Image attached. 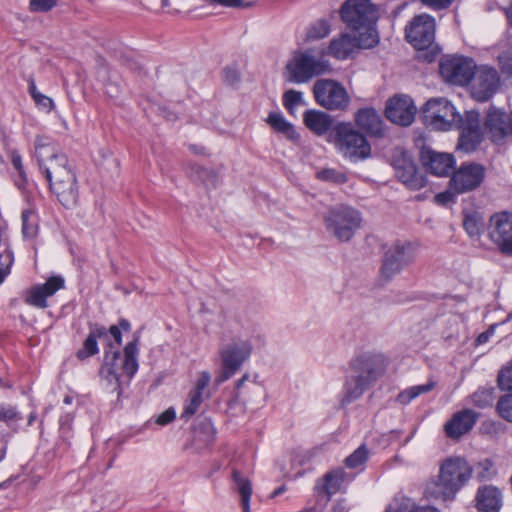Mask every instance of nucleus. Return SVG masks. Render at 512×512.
I'll return each instance as SVG.
<instances>
[{"label": "nucleus", "instance_id": "obj_20", "mask_svg": "<svg viewBox=\"0 0 512 512\" xmlns=\"http://www.w3.org/2000/svg\"><path fill=\"white\" fill-rule=\"evenodd\" d=\"M479 127L482 131V136L486 133L493 142H499L505 136L511 134L510 117L507 118L502 110L496 108L489 109L484 128L480 124Z\"/></svg>", "mask_w": 512, "mask_h": 512}, {"label": "nucleus", "instance_id": "obj_9", "mask_svg": "<svg viewBox=\"0 0 512 512\" xmlns=\"http://www.w3.org/2000/svg\"><path fill=\"white\" fill-rule=\"evenodd\" d=\"M340 153L352 162L368 158L371 147L366 137L355 130L351 123H340L335 128Z\"/></svg>", "mask_w": 512, "mask_h": 512}, {"label": "nucleus", "instance_id": "obj_25", "mask_svg": "<svg viewBox=\"0 0 512 512\" xmlns=\"http://www.w3.org/2000/svg\"><path fill=\"white\" fill-rule=\"evenodd\" d=\"M101 340L104 344L109 341V334L104 326L91 325L90 331L83 343V348L78 350L77 357L81 360L86 359L98 353L97 341Z\"/></svg>", "mask_w": 512, "mask_h": 512}, {"label": "nucleus", "instance_id": "obj_16", "mask_svg": "<svg viewBox=\"0 0 512 512\" xmlns=\"http://www.w3.org/2000/svg\"><path fill=\"white\" fill-rule=\"evenodd\" d=\"M498 72L489 66L475 67L471 77V95L477 101L488 100L499 86Z\"/></svg>", "mask_w": 512, "mask_h": 512}, {"label": "nucleus", "instance_id": "obj_17", "mask_svg": "<svg viewBox=\"0 0 512 512\" xmlns=\"http://www.w3.org/2000/svg\"><path fill=\"white\" fill-rule=\"evenodd\" d=\"M485 168L476 163L463 164L450 179V190L456 194L476 189L482 183Z\"/></svg>", "mask_w": 512, "mask_h": 512}, {"label": "nucleus", "instance_id": "obj_42", "mask_svg": "<svg viewBox=\"0 0 512 512\" xmlns=\"http://www.w3.org/2000/svg\"><path fill=\"white\" fill-rule=\"evenodd\" d=\"M211 382V375L208 371H202L198 374V377L194 383V386L193 388L191 389V391L195 392V393H198V394H201L205 397H208L209 394L208 393H205V390L207 389V387L209 386Z\"/></svg>", "mask_w": 512, "mask_h": 512}, {"label": "nucleus", "instance_id": "obj_4", "mask_svg": "<svg viewBox=\"0 0 512 512\" xmlns=\"http://www.w3.org/2000/svg\"><path fill=\"white\" fill-rule=\"evenodd\" d=\"M471 474L472 469L463 458H448L440 466L438 481L426 485L424 496L429 500L452 501Z\"/></svg>", "mask_w": 512, "mask_h": 512}, {"label": "nucleus", "instance_id": "obj_51", "mask_svg": "<svg viewBox=\"0 0 512 512\" xmlns=\"http://www.w3.org/2000/svg\"><path fill=\"white\" fill-rule=\"evenodd\" d=\"M453 0H421V2L434 9V10H442L448 8Z\"/></svg>", "mask_w": 512, "mask_h": 512}, {"label": "nucleus", "instance_id": "obj_63", "mask_svg": "<svg viewBox=\"0 0 512 512\" xmlns=\"http://www.w3.org/2000/svg\"><path fill=\"white\" fill-rule=\"evenodd\" d=\"M169 5V1L168 0H162V6L163 7H167Z\"/></svg>", "mask_w": 512, "mask_h": 512}, {"label": "nucleus", "instance_id": "obj_26", "mask_svg": "<svg viewBox=\"0 0 512 512\" xmlns=\"http://www.w3.org/2000/svg\"><path fill=\"white\" fill-rule=\"evenodd\" d=\"M476 500L477 508L482 512H498L502 505L500 490L492 486L480 488Z\"/></svg>", "mask_w": 512, "mask_h": 512}, {"label": "nucleus", "instance_id": "obj_49", "mask_svg": "<svg viewBox=\"0 0 512 512\" xmlns=\"http://www.w3.org/2000/svg\"><path fill=\"white\" fill-rule=\"evenodd\" d=\"M18 419V412L11 405H0V420L11 422Z\"/></svg>", "mask_w": 512, "mask_h": 512}, {"label": "nucleus", "instance_id": "obj_33", "mask_svg": "<svg viewBox=\"0 0 512 512\" xmlns=\"http://www.w3.org/2000/svg\"><path fill=\"white\" fill-rule=\"evenodd\" d=\"M463 227L470 237L479 236L484 229L482 216L479 213L465 215Z\"/></svg>", "mask_w": 512, "mask_h": 512}, {"label": "nucleus", "instance_id": "obj_34", "mask_svg": "<svg viewBox=\"0 0 512 512\" xmlns=\"http://www.w3.org/2000/svg\"><path fill=\"white\" fill-rule=\"evenodd\" d=\"M205 396L190 390L181 417L190 418L200 408Z\"/></svg>", "mask_w": 512, "mask_h": 512}, {"label": "nucleus", "instance_id": "obj_52", "mask_svg": "<svg viewBox=\"0 0 512 512\" xmlns=\"http://www.w3.org/2000/svg\"><path fill=\"white\" fill-rule=\"evenodd\" d=\"M175 418V411L171 408L167 409L163 413H161L156 420V423L159 425H166L173 421Z\"/></svg>", "mask_w": 512, "mask_h": 512}, {"label": "nucleus", "instance_id": "obj_13", "mask_svg": "<svg viewBox=\"0 0 512 512\" xmlns=\"http://www.w3.org/2000/svg\"><path fill=\"white\" fill-rule=\"evenodd\" d=\"M313 93L316 102L328 110H345L350 103L346 89L334 80H317L313 87Z\"/></svg>", "mask_w": 512, "mask_h": 512}, {"label": "nucleus", "instance_id": "obj_6", "mask_svg": "<svg viewBox=\"0 0 512 512\" xmlns=\"http://www.w3.org/2000/svg\"><path fill=\"white\" fill-rule=\"evenodd\" d=\"M138 341L139 336H136L127 343L123 356L118 349L105 351L100 374L109 384L115 385L114 390L118 391V396L121 395V385L129 383L138 370Z\"/></svg>", "mask_w": 512, "mask_h": 512}, {"label": "nucleus", "instance_id": "obj_7", "mask_svg": "<svg viewBox=\"0 0 512 512\" xmlns=\"http://www.w3.org/2000/svg\"><path fill=\"white\" fill-rule=\"evenodd\" d=\"M323 222L328 233L339 241L347 242L360 228L361 213L348 205H336L323 214Z\"/></svg>", "mask_w": 512, "mask_h": 512}, {"label": "nucleus", "instance_id": "obj_28", "mask_svg": "<svg viewBox=\"0 0 512 512\" xmlns=\"http://www.w3.org/2000/svg\"><path fill=\"white\" fill-rule=\"evenodd\" d=\"M306 126L317 135L328 132L332 126V118L321 111L308 110L304 114Z\"/></svg>", "mask_w": 512, "mask_h": 512}, {"label": "nucleus", "instance_id": "obj_61", "mask_svg": "<svg viewBox=\"0 0 512 512\" xmlns=\"http://www.w3.org/2000/svg\"><path fill=\"white\" fill-rule=\"evenodd\" d=\"M285 490H286L285 486H281V487L277 488V489L272 493V497L279 496V495H280V494H282Z\"/></svg>", "mask_w": 512, "mask_h": 512}, {"label": "nucleus", "instance_id": "obj_53", "mask_svg": "<svg viewBox=\"0 0 512 512\" xmlns=\"http://www.w3.org/2000/svg\"><path fill=\"white\" fill-rule=\"evenodd\" d=\"M494 328H495V326H491L487 331L480 333L475 340L476 344L477 345L485 344L489 340L491 335H493Z\"/></svg>", "mask_w": 512, "mask_h": 512}, {"label": "nucleus", "instance_id": "obj_15", "mask_svg": "<svg viewBox=\"0 0 512 512\" xmlns=\"http://www.w3.org/2000/svg\"><path fill=\"white\" fill-rule=\"evenodd\" d=\"M488 236L503 254L512 256V213L493 214L488 224Z\"/></svg>", "mask_w": 512, "mask_h": 512}, {"label": "nucleus", "instance_id": "obj_30", "mask_svg": "<svg viewBox=\"0 0 512 512\" xmlns=\"http://www.w3.org/2000/svg\"><path fill=\"white\" fill-rule=\"evenodd\" d=\"M190 177L207 188H215L218 183V175L214 170L199 165L191 167Z\"/></svg>", "mask_w": 512, "mask_h": 512}, {"label": "nucleus", "instance_id": "obj_46", "mask_svg": "<svg viewBox=\"0 0 512 512\" xmlns=\"http://www.w3.org/2000/svg\"><path fill=\"white\" fill-rule=\"evenodd\" d=\"M33 100L40 109L46 112H50L54 109V101L42 93L34 95Z\"/></svg>", "mask_w": 512, "mask_h": 512}, {"label": "nucleus", "instance_id": "obj_18", "mask_svg": "<svg viewBox=\"0 0 512 512\" xmlns=\"http://www.w3.org/2000/svg\"><path fill=\"white\" fill-rule=\"evenodd\" d=\"M416 106L407 95H399L391 98L386 105V117L400 126H409L414 121Z\"/></svg>", "mask_w": 512, "mask_h": 512}, {"label": "nucleus", "instance_id": "obj_29", "mask_svg": "<svg viewBox=\"0 0 512 512\" xmlns=\"http://www.w3.org/2000/svg\"><path fill=\"white\" fill-rule=\"evenodd\" d=\"M232 479L235 484V489L241 496L243 512H250V499L252 495V485L250 480L237 470H233Z\"/></svg>", "mask_w": 512, "mask_h": 512}, {"label": "nucleus", "instance_id": "obj_12", "mask_svg": "<svg viewBox=\"0 0 512 512\" xmlns=\"http://www.w3.org/2000/svg\"><path fill=\"white\" fill-rule=\"evenodd\" d=\"M329 69L328 63L316 58L309 51L296 53L287 63V80L292 83H304L314 76L325 73Z\"/></svg>", "mask_w": 512, "mask_h": 512}, {"label": "nucleus", "instance_id": "obj_23", "mask_svg": "<svg viewBox=\"0 0 512 512\" xmlns=\"http://www.w3.org/2000/svg\"><path fill=\"white\" fill-rule=\"evenodd\" d=\"M478 416L479 415L471 409L456 412L444 426L447 436L452 439H459L472 429Z\"/></svg>", "mask_w": 512, "mask_h": 512}, {"label": "nucleus", "instance_id": "obj_11", "mask_svg": "<svg viewBox=\"0 0 512 512\" xmlns=\"http://www.w3.org/2000/svg\"><path fill=\"white\" fill-rule=\"evenodd\" d=\"M417 245L409 241H396L384 252L381 276L389 281L403 269L411 265L416 258Z\"/></svg>", "mask_w": 512, "mask_h": 512}, {"label": "nucleus", "instance_id": "obj_47", "mask_svg": "<svg viewBox=\"0 0 512 512\" xmlns=\"http://www.w3.org/2000/svg\"><path fill=\"white\" fill-rule=\"evenodd\" d=\"M109 334V341L105 342V345L107 346L106 351H111L114 348L113 343L111 342V337L114 339V342L117 346H120L122 343V334L118 326L112 325L109 330H107Z\"/></svg>", "mask_w": 512, "mask_h": 512}, {"label": "nucleus", "instance_id": "obj_14", "mask_svg": "<svg viewBox=\"0 0 512 512\" xmlns=\"http://www.w3.org/2000/svg\"><path fill=\"white\" fill-rule=\"evenodd\" d=\"M472 59L461 56H447L440 61L439 70L446 82L466 85L470 82L475 69Z\"/></svg>", "mask_w": 512, "mask_h": 512}, {"label": "nucleus", "instance_id": "obj_60", "mask_svg": "<svg viewBox=\"0 0 512 512\" xmlns=\"http://www.w3.org/2000/svg\"><path fill=\"white\" fill-rule=\"evenodd\" d=\"M338 477V472H330L328 474H326L325 478H326V481L329 483L333 480V478H336Z\"/></svg>", "mask_w": 512, "mask_h": 512}, {"label": "nucleus", "instance_id": "obj_64", "mask_svg": "<svg viewBox=\"0 0 512 512\" xmlns=\"http://www.w3.org/2000/svg\"><path fill=\"white\" fill-rule=\"evenodd\" d=\"M130 68L134 69V63L132 64H129ZM138 68L136 65H135V69Z\"/></svg>", "mask_w": 512, "mask_h": 512}, {"label": "nucleus", "instance_id": "obj_58", "mask_svg": "<svg viewBox=\"0 0 512 512\" xmlns=\"http://www.w3.org/2000/svg\"><path fill=\"white\" fill-rule=\"evenodd\" d=\"M29 93H30L32 99L34 98V95L40 94V92L36 88L34 80H31L29 83Z\"/></svg>", "mask_w": 512, "mask_h": 512}, {"label": "nucleus", "instance_id": "obj_10", "mask_svg": "<svg viewBox=\"0 0 512 512\" xmlns=\"http://www.w3.org/2000/svg\"><path fill=\"white\" fill-rule=\"evenodd\" d=\"M252 345L247 340H233L219 350L221 371L215 378L217 385L230 379L250 357Z\"/></svg>", "mask_w": 512, "mask_h": 512}, {"label": "nucleus", "instance_id": "obj_3", "mask_svg": "<svg viewBox=\"0 0 512 512\" xmlns=\"http://www.w3.org/2000/svg\"><path fill=\"white\" fill-rule=\"evenodd\" d=\"M386 359L379 353H362L350 363V374L343 385L340 405L346 407L362 397L385 372Z\"/></svg>", "mask_w": 512, "mask_h": 512}, {"label": "nucleus", "instance_id": "obj_35", "mask_svg": "<svg viewBox=\"0 0 512 512\" xmlns=\"http://www.w3.org/2000/svg\"><path fill=\"white\" fill-rule=\"evenodd\" d=\"M368 455V449L365 447V445H361L345 459V465L351 469L358 468L367 461Z\"/></svg>", "mask_w": 512, "mask_h": 512}, {"label": "nucleus", "instance_id": "obj_48", "mask_svg": "<svg viewBox=\"0 0 512 512\" xmlns=\"http://www.w3.org/2000/svg\"><path fill=\"white\" fill-rule=\"evenodd\" d=\"M223 78L227 84L234 85L239 82L240 74L236 66H227L223 70Z\"/></svg>", "mask_w": 512, "mask_h": 512}, {"label": "nucleus", "instance_id": "obj_57", "mask_svg": "<svg viewBox=\"0 0 512 512\" xmlns=\"http://www.w3.org/2000/svg\"><path fill=\"white\" fill-rule=\"evenodd\" d=\"M117 326L119 327L120 331L121 330L129 331L130 330V323L126 319H121Z\"/></svg>", "mask_w": 512, "mask_h": 512}, {"label": "nucleus", "instance_id": "obj_8", "mask_svg": "<svg viewBox=\"0 0 512 512\" xmlns=\"http://www.w3.org/2000/svg\"><path fill=\"white\" fill-rule=\"evenodd\" d=\"M407 41L417 50H429L423 57L432 62L439 53V48L434 45L435 19L428 14H420L413 18L405 29Z\"/></svg>", "mask_w": 512, "mask_h": 512}, {"label": "nucleus", "instance_id": "obj_41", "mask_svg": "<svg viewBox=\"0 0 512 512\" xmlns=\"http://www.w3.org/2000/svg\"><path fill=\"white\" fill-rule=\"evenodd\" d=\"M303 103L302 93L293 89L287 90L283 95V104L289 112Z\"/></svg>", "mask_w": 512, "mask_h": 512}, {"label": "nucleus", "instance_id": "obj_31", "mask_svg": "<svg viewBox=\"0 0 512 512\" xmlns=\"http://www.w3.org/2000/svg\"><path fill=\"white\" fill-rule=\"evenodd\" d=\"M267 123L277 132L284 134L287 138L294 140L297 134L289 122L285 120L283 115L278 112H271L267 118Z\"/></svg>", "mask_w": 512, "mask_h": 512}, {"label": "nucleus", "instance_id": "obj_24", "mask_svg": "<svg viewBox=\"0 0 512 512\" xmlns=\"http://www.w3.org/2000/svg\"><path fill=\"white\" fill-rule=\"evenodd\" d=\"M357 126L367 134L374 137L383 135V122L381 115L374 108H362L355 114Z\"/></svg>", "mask_w": 512, "mask_h": 512}, {"label": "nucleus", "instance_id": "obj_32", "mask_svg": "<svg viewBox=\"0 0 512 512\" xmlns=\"http://www.w3.org/2000/svg\"><path fill=\"white\" fill-rule=\"evenodd\" d=\"M434 387L435 382L433 381H430L426 384L409 387L398 394L397 401L402 405H407L421 394L430 392L434 389Z\"/></svg>", "mask_w": 512, "mask_h": 512}, {"label": "nucleus", "instance_id": "obj_62", "mask_svg": "<svg viewBox=\"0 0 512 512\" xmlns=\"http://www.w3.org/2000/svg\"><path fill=\"white\" fill-rule=\"evenodd\" d=\"M447 197H448L447 193H441V194H438L436 196V199H437L438 202H442L443 203L444 201H446Z\"/></svg>", "mask_w": 512, "mask_h": 512}, {"label": "nucleus", "instance_id": "obj_59", "mask_svg": "<svg viewBox=\"0 0 512 512\" xmlns=\"http://www.w3.org/2000/svg\"><path fill=\"white\" fill-rule=\"evenodd\" d=\"M248 379H249V375L248 374H244L242 376V378L237 381L236 388L239 390L243 386L245 381H247Z\"/></svg>", "mask_w": 512, "mask_h": 512}, {"label": "nucleus", "instance_id": "obj_21", "mask_svg": "<svg viewBox=\"0 0 512 512\" xmlns=\"http://www.w3.org/2000/svg\"><path fill=\"white\" fill-rule=\"evenodd\" d=\"M395 171L398 179L410 190H419L427 184L426 176L405 156L397 160Z\"/></svg>", "mask_w": 512, "mask_h": 512}, {"label": "nucleus", "instance_id": "obj_19", "mask_svg": "<svg viewBox=\"0 0 512 512\" xmlns=\"http://www.w3.org/2000/svg\"><path fill=\"white\" fill-rule=\"evenodd\" d=\"M64 286V280L59 276L50 277L46 283L35 285L27 290L24 294L26 304L44 309L48 306L47 298L54 295Z\"/></svg>", "mask_w": 512, "mask_h": 512}, {"label": "nucleus", "instance_id": "obj_5", "mask_svg": "<svg viewBox=\"0 0 512 512\" xmlns=\"http://www.w3.org/2000/svg\"><path fill=\"white\" fill-rule=\"evenodd\" d=\"M35 156L50 189L61 184H69L77 178L67 156L47 137L36 138Z\"/></svg>", "mask_w": 512, "mask_h": 512}, {"label": "nucleus", "instance_id": "obj_56", "mask_svg": "<svg viewBox=\"0 0 512 512\" xmlns=\"http://www.w3.org/2000/svg\"><path fill=\"white\" fill-rule=\"evenodd\" d=\"M331 512H346L345 504L342 502L335 503L331 508Z\"/></svg>", "mask_w": 512, "mask_h": 512}, {"label": "nucleus", "instance_id": "obj_50", "mask_svg": "<svg viewBox=\"0 0 512 512\" xmlns=\"http://www.w3.org/2000/svg\"><path fill=\"white\" fill-rule=\"evenodd\" d=\"M498 59L502 73L512 78V53H503Z\"/></svg>", "mask_w": 512, "mask_h": 512}, {"label": "nucleus", "instance_id": "obj_38", "mask_svg": "<svg viewBox=\"0 0 512 512\" xmlns=\"http://www.w3.org/2000/svg\"><path fill=\"white\" fill-rule=\"evenodd\" d=\"M316 177L319 180L332 182L336 184H342L347 181V177L344 173L337 171L332 168H325L316 173Z\"/></svg>", "mask_w": 512, "mask_h": 512}, {"label": "nucleus", "instance_id": "obj_44", "mask_svg": "<svg viewBox=\"0 0 512 512\" xmlns=\"http://www.w3.org/2000/svg\"><path fill=\"white\" fill-rule=\"evenodd\" d=\"M498 385L502 390H512V362L500 371Z\"/></svg>", "mask_w": 512, "mask_h": 512}, {"label": "nucleus", "instance_id": "obj_27", "mask_svg": "<svg viewBox=\"0 0 512 512\" xmlns=\"http://www.w3.org/2000/svg\"><path fill=\"white\" fill-rule=\"evenodd\" d=\"M50 190L65 208L70 209L77 205L79 199L77 178L70 181L69 184H61L60 186L51 188Z\"/></svg>", "mask_w": 512, "mask_h": 512}, {"label": "nucleus", "instance_id": "obj_54", "mask_svg": "<svg viewBox=\"0 0 512 512\" xmlns=\"http://www.w3.org/2000/svg\"><path fill=\"white\" fill-rule=\"evenodd\" d=\"M410 512H439L431 506H416L414 503L410 506Z\"/></svg>", "mask_w": 512, "mask_h": 512}, {"label": "nucleus", "instance_id": "obj_40", "mask_svg": "<svg viewBox=\"0 0 512 512\" xmlns=\"http://www.w3.org/2000/svg\"><path fill=\"white\" fill-rule=\"evenodd\" d=\"M499 415L508 422H512V393L502 396L497 403Z\"/></svg>", "mask_w": 512, "mask_h": 512}, {"label": "nucleus", "instance_id": "obj_43", "mask_svg": "<svg viewBox=\"0 0 512 512\" xmlns=\"http://www.w3.org/2000/svg\"><path fill=\"white\" fill-rule=\"evenodd\" d=\"M32 216L30 211L22 212V232L25 237H33L36 234V223L31 221Z\"/></svg>", "mask_w": 512, "mask_h": 512}, {"label": "nucleus", "instance_id": "obj_1", "mask_svg": "<svg viewBox=\"0 0 512 512\" xmlns=\"http://www.w3.org/2000/svg\"><path fill=\"white\" fill-rule=\"evenodd\" d=\"M340 14L354 34L343 33L334 38L329 45V54L343 60L358 49H371L379 44L376 23L380 13L371 0H347L342 4Z\"/></svg>", "mask_w": 512, "mask_h": 512}, {"label": "nucleus", "instance_id": "obj_36", "mask_svg": "<svg viewBox=\"0 0 512 512\" xmlns=\"http://www.w3.org/2000/svg\"><path fill=\"white\" fill-rule=\"evenodd\" d=\"M330 33V25L326 20H318L307 31L308 40H319Z\"/></svg>", "mask_w": 512, "mask_h": 512}, {"label": "nucleus", "instance_id": "obj_37", "mask_svg": "<svg viewBox=\"0 0 512 512\" xmlns=\"http://www.w3.org/2000/svg\"><path fill=\"white\" fill-rule=\"evenodd\" d=\"M472 403L479 407L485 408L493 403V389L480 388L472 395Z\"/></svg>", "mask_w": 512, "mask_h": 512}, {"label": "nucleus", "instance_id": "obj_22", "mask_svg": "<svg viewBox=\"0 0 512 512\" xmlns=\"http://www.w3.org/2000/svg\"><path fill=\"white\" fill-rule=\"evenodd\" d=\"M422 164L436 176H448L454 168V158L451 154L438 153L423 148L420 153Z\"/></svg>", "mask_w": 512, "mask_h": 512}, {"label": "nucleus", "instance_id": "obj_39", "mask_svg": "<svg viewBox=\"0 0 512 512\" xmlns=\"http://www.w3.org/2000/svg\"><path fill=\"white\" fill-rule=\"evenodd\" d=\"M13 167L17 170L18 176L15 179V184L19 189H24L27 183V177L23 168L22 158L18 152L12 151L10 154Z\"/></svg>", "mask_w": 512, "mask_h": 512}, {"label": "nucleus", "instance_id": "obj_2", "mask_svg": "<svg viewBox=\"0 0 512 512\" xmlns=\"http://www.w3.org/2000/svg\"><path fill=\"white\" fill-rule=\"evenodd\" d=\"M423 119L426 125L435 130L447 131L452 128L461 130L457 147L466 153L473 152L482 141L479 113L467 111L462 117L446 98L428 100L423 108Z\"/></svg>", "mask_w": 512, "mask_h": 512}, {"label": "nucleus", "instance_id": "obj_45", "mask_svg": "<svg viewBox=\"0 0 512 512\" xmlns=\"http://www.w3.org/2000/svg\"><path fill=\"white\" fill-rule=\"evenodd\" d=\"M56 5V0H30L29 7L32 12H47Z\"/></svg>", "mask_w": 512, "mask_h": 512}, {"label": "nucleus", "instance_id": "obj_55", "mask_svg": "<svg viewBox=\"0 0 512 512\" xmlns=\"http://www.w3.org/2000/svg\"><path fill=\"white\" fill-rule=\"evenodd\" d=\"M119 92V89L117 87V85H114L112 83H107L106 84V93L110 96V97H115L117 96Z\"/></svg>", "mask_w": 512, "mask_h": 512}]
</instances>
